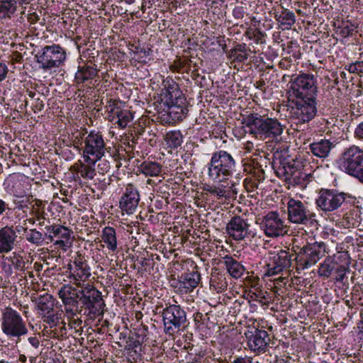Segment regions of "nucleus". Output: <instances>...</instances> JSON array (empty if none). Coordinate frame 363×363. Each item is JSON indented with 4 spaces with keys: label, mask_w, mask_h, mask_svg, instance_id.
Here are the masks:
<instances>
[{
    "label": "nucleus",
    "mask_w": 363,
    "mask_h": 363,
    "mask_svg": "<svg viewBox=\"0 0 363 363\" xmlns=\"http://www.w3.org/2000/svg\"><path fill=\"white\" fill-rule=\"evenodd\" d=\"M86 133L87 131L86 130H83L82 131L77 130V132L72 133V138L74 146L82 144L81 140L83 139L84 135Z\"/></svg>",
    "instance_id": "obj_52"
},
{
    "label": "nucleus",
    "mask_w": 363,
    "mask_h": 363,
    "mask_svg": "<svg viewBox=\"0 0 363 363\" xmlns=\"http://www.w3.org/2000/svg\"><path fill=\"white\" fill-rule=\"evenodd\" d=\"M58 325H60V335H63L65 334H66V323L64 320H61L60 322V324Z\"/></svg>",
    "instance_id": "obj_62"
},
{
    "label": "nucleus",
    "mask_w": 363,
    "mask_h": 363,
    "mask_svg": "<svg viewBox=\"0 0 363 363\" xmlns=\"http://www.w3.org/2000/svg\"><path fill=\"white\" fill-rule=\"evenodd\" d=\"M354 137L363 140V121L360 123L354 130Z\"/></svg>",
    "instance_id": "obj_57"
},
{
    "label": "nucleus",
    "mask_w": 363,
    "mask_h": 363,
    "mask_svg": "<svg viewBox=\"0 0 363 363\" xmlns=\"http://www.w3.org/2000/svg\"><path fill=\"white\" fill-rule=\"evenodd\" d=\"M96 74V69L92 67H82L75 74V80L77 83H84L89 79H94Z\"/></svg>",
    "instance_id": "obj_33"
},
{
    "label": "nucleus",
    "mask_w": 363,
    "mask_h": 363,
    "mask_svg": "<svg viewBox=\"0 0 363 363\" xmlns=\"http://www.w3.org/2000/svg\"><path fill=\"white\" fill-rule=\"evenodd\" d=\"M84 161L78 160L72 167L71 169L76 172L82 178L86 180H91L96 175L95 164L98 160L83 156Z\"/></svg>",
    "instance_id": "obj_22"
},
{
    "label": "nucleus",
    "mask_w": 363,
    "mask_h": 363,
    "mask_svg": "<svg viewBox=\"0 0 363 363\" xmlns=\"http://www.w3.org/2000/svg\"><path fill=\"white\" fill-rule=\"evenodd\" d=\"M66 57L65 50L59 45H47L35 55L40 67L45 71L62 66Z\"/></svg>",
    "instance_id": "obj_9"
},
{
    "label": "nucleus",
    "mask_w": 363,
    "mask_h": 363,
    "mask_svg": "<svg viewBox=\"0 0 363 363\" xmlns=\"http://www.w3.org/2000/svg\"><path fill=\"white\" fill-rule=\"evenodd\" d=\"M28 21L31 24L36 23L40 20V16L35 12L29 13L28 15Z\"/></svg>",
    "instance_id": "obj_59"
},
{
    "label": "nucleus",
    "mask_w": 363,
    "mask_h": 363,
    "mask_svg": "<svg viewBox=\"0 0 363 363\" xmlns=\"http://www.w3.org/2000/svg\"><path fill=\"white\" fill-rule=\"evenodd\" d=\"M291 264V256L289 252L286 250H280L272 257L271 262L267 264L265 275L270 277L277 274L284 269L289 268Z\"/></svg>",
    "instance_id": "obj_18"
},
{
    "label": "nucleus",
    "mask_w": 363,
    "mask_h": 363,
    "mask_svg": "<svg viewBox=\"0 0 363 363\" xmlns=\"http://www.w3.org/2000/svg\"><path fill=\"white\" fill-rule=\"evenodd\" d=\"M79 288V303L82 304L81 308L85 311L84 313L88 316L103 315L105 303L101 293L89 284Z\"/></svg>",
    "instance_id": "obj_5"
},
{
    "label": "nucleus",
    "mask_w": 363,
    "mask_h": 363,
    "mask_svg": "<svg viewBox=\"0 0 363 363\" xmlns=\"http://www.w3.org/2000/svg\"><path fill=\"white\" fill-rule=\"evenodd\" d=\"M229 57L233 61L240 62L245 61L248 57V54L246 52L245 45H238L231 50Z\"/></svg>",
    "instance_id": "obj_38"
},
{
    "label": "nucleus",
    "mask_w": 363,
    "mask_h": 363,
    "mask_svg": "<svg viewBox=\"0 0 363 363\" xmlns=\"http://www.w3.org/2000/svg\"><path fill=\"white\" fill-rule=\"evenodd\" d=\"M102 240L106 243L108 250L114 252L117 249V239L116 230L112 227H105L101 235Z\"/></svg>",
    "instance_id": "obj_32"
},
{
    "label": "nucleus",
    "mask_w": 363,
    "mask_h": 363,
    "mask_svg": "<svg viewBox=\"0 0 363 363\" xmlns=\"http://www.w3.org/2000/svg\"><path fill=\"white\" fill-rule=\"evenodd\" d=\"M281 11H274V18L277 21L283 26L290 28L296 22V16L294 12L281 6Z\"/></svg>",
    "instance_id": "obj_27"
},
{
    "label": "nucleus",
    "mask_w": 363,
    "mask_h": 363,
    "mask_svg": "<svg viewBox=\"0 0 363 363\" xmlns=\"http://www.w3.org/2000/svg\"><path fill=\"white\" fill-rule=\"evenodd\" d=\"M21 226L6 225L0 229V254L8 253L15 247Z\"/></svg>",
    "instance_id": "obj_19"
},
{
    "label": "nucleus",
    "mask_w": 363,
    "mask_h": 363,
    "mask_svg": "<svg viewBox=\"0 0 363 363\" xmlns=\"http://www.w3.org/2000/svg\"><path fill=\"white\" fill-rule=\"evenodd\" d=\"M139 201L138 189L133 184H128L119 201L120 208L128 214H132L135 211Z\"/></svg>",
    "instance_id": "obj_17"
},
{
    "label": "nucleus",
    "mask_w": 363,
    "mask_h": 363,
    "mask_svg": "<svg viewBox=\"0 0 363 363\" xmlns=\"http://www.w3.org/2000/svg\"><path fill=\"white\" fill-rule=\"evenodd\" d=\"M28 342L30 346H25V352L29 356L30 358H35L37 354V350L40 347V340L38 337L34 335L28 337Z\"/></svg>",
    "instance_id": "obj_39"
},
{
    "label": "nucleus",
    "mask_w": 363,
    "mask_h": 363,
    "mask_svg": "<svg viewBox=\"0 0 363 363\" xmlns=\"http://www.w3.org/2000/svg\"><path fill=\"white\" fill-rule=\"evenodd\" d=\"M98 168L99 173L101 174H104L108 172L110 169L109 163L105 160L101 161L98 164Z\"/></svg>",
    "instance_id": "obj_54"
},
{
    "label": "nucleus",
    "mask_w": 363,
    "mask_h": 363,
    "mask_svg": "<svg viewBox=\"0 0 363 363\" xmlns=\"http://www.w3.org/2000/svg\"><path fill=\"white\" fill-rule=\"evenodd\" d=\"M46 229L50 233L49 237L51 241L53 240V237L57 239H70L72 231L67 227L60 225H52L46 227Z\"/></svg>",
    "instance_id": "obj_30"
},
{
    "label": "nucleus",
    "mask_w": 363,
    "mask_h": 363,
    "mask_svg": "<svg viewBox=\"0 0 363 363\" xmlns=\"http://www.w3.org/2000/svg\"><path fill=\"white\" fill-rule=\"evenodd\" d=\"M257 223L268 238L284 236L289 231L285 220L277 211H269L262 218H257Z\"/></svg>",
    "instance_id": "obj_10"
},
{
    "label": "nucleus",
    "mask_w": 363,
    "mask_h": 363,
    "mask_svg": "<svg viewBox=\"0 0 363 363\" xmlns=\"http://www.w3.org/2000/svg\"><path fill=\"white\" fill-rule=\"evenodd\" d=\"M26 239L29 242L36 245H40L44 240L43 234L36 229H30Z\"/></svg>",
    "instance_id": "obj_46"
},
{
    "label": "nucleus",
    "mask_w": 363,
    "mask_h": 363,
    "mask_svg": "<svg viewBox=\"0 0 363 363\" xmlns=\"http://www.w3.org/2000/svg\"><path fill=\"white\" fill-rule=\"evenodd\" d=\"M76 313H74L72 315H69L68 314H66L67 319L69 320L68 325L71 328H73L75 330L76 332H79L80 329H82V320L78 317V314L81 313L82 311V309H79L78 308H75Z\"/></svg>",
    "instance_id": "obj_43"
},
{
    "label": "nucleus",
    "mask_w": 363,
    "mask_h": 363,
    "mask_svg": "<svg viewBox=\"0 0 363 363\" xmlns=\"http://www.w3.org/2000/svg\"><path fill=\"white\" fill-rule=\"evenodd\" d=\"M338 163L341 169L363 183V150L356 145L345 148Z\"/></svg>",
    "instance_id": "obj_4"
},
{
    "label": "nucleus",
    "mask_w": 363,
    "mask_h": 363,
    "mask_svg": "<svg viewBox=\"0 0 363 363\" xmlns=\"http://www.w3.org/2000/svg\"><path fill=\"white\" fill-rule=\"evenodd\" d=\"M164 332L173 336L186 328V314L179 306L170 304L167 306L162 312Z\"/></svg>",
    "instance_id": "obj_7"
},
{
    "label": "nucleus",
    "mask_w": 363,
    "mask_h": 363,
    "mask_svg": "<svg viewBox=\"0 0 363 363\" xmlns=\"http://www.w3.org/2000/svg\"><path fill=\"white\" fill-rule=\"evenodd\" d=\"M83 143V156L86 157V160L90 158L96 160L101 159L105 155L106 147L102 133L99 131L91 130L84 138Z\"/></svg>",
    "instance_id": "obj_13"
},
{
    "label": "nucleus",
    "mask_w": 363,
    "mask_h": 363,
    "mask_svg": "<svg viewBox=\"0 0 363 363\" xmlns=\"http://www.w3.org/2000/svg\"><path fill=\"white\" fill-rule=\"evenodd\" d=\"M203 190L208 192L211 194L215 195L218 199L222 198L229 197V191L224 189L223 187L215 186H206L203 188Z\"/></svg>",
    "instance_id": "obj_44"
},
{
    "label": "nucleus",
    "mask_w": 363,
    "mask_h": 363,
    "mask_svg": "<svg viewBox=\"0 0 363 363\" xmlns=\"http://www.w3.org/2000/svg\"><path fill=\"white\" fill-rule=\"evenodd\" d=\"M356 27L352 23H347L342 28H340V34L342 37L346 38L353 34Z\"/></svg>",
    "instance_id": "obj_51"
},
{
    "label": "nucleus",
    "mask_w": 363,
    "mask_h": 363,
    "mask_svg": "<svg viewBox=\"0 0 363 363\" xmlns=\"http://www.w3.org/2000/svg\"><path fill=\"white\" fill-rule=\"evenodd\" d=\"M9 209V204L5 201L0 199V216H3Z\"/></svg>",
    "instance_id": "obj_60"
},
{
    "label": "nucleus",
    "mask_w": 363,
    "mask_h": 363,
    "mask_svg": "<svg viewBox=\"0 0 363 363\" xmlns=\"http://www.w3.org/2000/svg\"><path fill=\"white\" fill-rule=\"evenodd\" d=\"M276 172L278 177H282L286 181H292L298 184H301V179L305 180L306 177L310 176V174L295 169L292 166H285L281 164L277 167Z\"/></svg>",
    "instance_id": "obj_23"
},
{
    "label": "nucleus",
    "mask_w": 363,
    "mask_h": 363,
    "mask_svg": "<svg viewBox=\"0 0 363 363\" xmlns=\"http://www.w3.org/2000/svg\"><path fill=\"white\" fill-rule=\"evenodd\" d=\"M250 225L240 216H233L226 225V232L235 240H242L248 235Z\"/></svg>",
    "instance_id": "obj_21"
},
{
    "label": "nucleus",
    "mask_w": 363,
    "mask_h": 363,
    "mask_svg": "<svg viewBox=\"0 0 363 363\" xmlns=\"http://www.w3.org/2000/svg\"><path fill=\"white\" fill-rule=\"evenodd\" d=\"M235 167L233 156L225 150H219L212 154L208 164V176L215 182H222L233 175Z\"/></svg>",
    "instance_id": "obj_2"
},
{
    "label": "nucleus",
    "mask_w": 363,
    "mask_h": 363,
    "mask_svg": "<svg viewBox=\"0 0 363 363\" xmlns=\"http://www.w3.org/2000/svg\"><path fill=\"white\" fill-rule=\"evenodd\" d=\"M167 110L169 115L172 117L173 119L179 120L182 117L187 114L188 109L186 106H169Z\"/></svg>",
    "instance_id": "obj_41"
},
{
    "label": "nucleus",
    "mask_w": 363,
    "mask_h": 363,
    "mask_svg": "<svg viewBox=\"0 0 363 363\" xmlns=\"http://www.w3.org/2000/svg\"><path fill=\"white\" fill-rule=\"evenodd\" d=\"M58 295L65 305V313L69 315H74L76 313L75 308H78L79 303L80 289L74 288L71 284H65L58 291Z\"/></svg>",
    "instance_id": "obj_16"
},
{
    "label": "nucleus",
    "mask_w": 363,
    "mask_h": 363,
    "mask_svg": "<svg viewBox=\"0 0 363 363\" xmlns=\"http://www.w3.org/2000/svg\"><path fill=\"white\" fill-rule=\"evenodd\" d=\"M162 170V166L153 161H144L138 166V171L149 177L159 176Z\"/></svg>",
    "instance_id": "obj_28"
},
{
    "label": "nucleus",
    "mask_w": 363,
    "mask_h": 363,
    "mask_svg": "<svg viewBox=\"0 0 363 363\" xmlns=\"http://www.w3.org/2000/svg\"><path fill=\"white\" fill-rule=\"evenodd\" d=\"M8 67L5 63L0 62V82L4 80L7 76Z\"/></svg>",
    "instance_id": "obj_56"
},
{
    "label": "nucleus",
    "mask_w": 363,
    "mask_h": 363,
    "mask_svg": "<svg viewBox=\"0 0 363 363\" xmlns=\"http://www.w3.org/2000/svg\"><path fill=\"white\" fill-rule=\"evenodd\" d=\"M233 16L238 19L244 16V9L242 6H237L233 11Z\"/></svg>",
    "instance_id": "obj_58"
},
{
    "label": "nucleus",
    "mask_w": 363,
    "mask_h": 363,
    "mask_svg": "<svg viewBox=\"0 0 363 363\" xmlns=\"http://www.w3.org/2000/svg\"><path fill=\"white\" fill-rule=\"evenodd\" d=\"M291 96L296 99H315L317 87L313 74H302L291 80Z\"/></svg>",
    "instance_id": "obj_11"
},
{
    "label": "nucleus",
    "mask_w": 363,
    "mask_h": 363,
    "mask_svg": "<svg viewBox=\"0 0 363 363\" xmlns=\"http://www.w3.org/2000/svg\"><path fill=\"white\" fill-rule=\"evenodd\" d=\"M69 240L66 239H57L55 241L54 245L62 247L65 250L70 246Z\"/></svg>",
    "instance_id": "obj_55"
},
{
    "label": "nucleus",
    "mask_w": 363,
    "mask_h": 363,
    "mask_svg": "<svg viewBox=\"0 0 363 363\" xmlns=\"http://www.w3.org/2000/svg\"><path fill=\"white\" fill-rule=\"evenodd\" d=\"M70 270L68 277L70 282L77 287L85 286L84 282L91 276V269L85 257L77 254L73 261V266L69 267Z\"/></svg>",
    "instance_id": "obj_15"
},
{
    "label": "nucleus",
    "mask_w": 363,
    "mask_h": 363,
    "mask_svg": "<svg viewBox=\"0 0 363 363\" xmlns=\"http://www.w3.org/2000/svg\"><path fill=\"white\" fill-rule=\"evenodd\" d=\"M250 20L252 21V23H253V26L255 28H257V26L259 24L260 21L259 20L257 19L256 17L255 16H252L250 18Z\"/></svg>",
    "instance_id": "obj_64"
},
{
    "label": "nucleus",
    "mask_w": 363,
    "mask_h": 363,
    "mask_svg": "<svg viewBox=\"0 0 363 363\" xmlns=\"http://www.w3.org/2000/svg\"><path fill=\"white\" fill-rule=\"evenodd\" d=\"M242 124L250 134L257 138L274 139L283 133V126L277 118L261 116L257 113H252L243 116Z\"/></svg>",
    "instance_id": "obj_1"
},
{
    "label": "nucleus",
    "mask_w": 363,
    "mask_h": 363,
    "mask_svg": "<svg viewBox=\"0 0 363 363\" xmlns=\"http://www.w3.org/2000/svg\"><path fill=\"white\" fill-rule=\"evenodd\" d=\"M164 140L169 147L177 148L183 142V136L179 130H172L166 133Z\"/></svg>",
    "instance_id": "obj_35"
},
{
    "label": "nucleus",
    "mask_w": 363,
    "mask_h": 363,
    "mask_svg": "<svg viewBox=\"0 0 363 363\" xmlns=\"http://www.w3.org/2000/svg\"><path fill=\"white\" fill-rule=\"evenodd\" d=\"M233 363H252L250 357H238L236 358Z\"/></svg>",
    "instance_id": "obj_61"
},
{
    "label": "nucleus",
    "mask_w": 363,
    "mask_h": 363,
    "mask_svg": "<svg viewBox=\"0 0 363 363\" xmlns=\"http://www.w3.org/2000/svg\"><path fill=\"white\" fill-rule=\"evenodd\" d=\"M0 321L2 333L10 340L16 339L17 342L28 332L22 316L12 308L4 310Z\"/></svg>",
    "instance_id": "obj_3"
},
{
    "label": "nucleus",
    "mask_w": 363,
    "mask_h": 363,
    "mask_svg": "<svg viewBox=\"0 0 363 363\" xmlns=\"http://www.w3.org/2000/svg\"><path fill=\"white\" fill-rule=\"evenodd\" d=\"M107 111L109 113L108 117L111 121L115 120V115L116 114V112L118 111L120 109H121L118 106V102L115 100H109L108 101V104L106 105Z\"/></svg>",
    "instance_id": "obj_49"
},
{
    "label": "nucleus",
    "mask_w": 363,
    "mask_h": 363,
    "mask_svg": "<svg viewBox=\"0 0 363 363\" xmlns=\"http://www.w3.org/2000/svg\"><path fill=\"white\" fill-rule=\"evenodd\" d=\"M249 348L255 352H264L269 343V337L264 330L255 329L246 333Z\"/></svg>",
    "instance_id": "obj_20"
},
{
    "label": "nucleus",
    "mask_w": 363,
    "mask_h": 363,
    "mask_svg": "<svg viewBox=\"0 0 363 363\" xmlns=\"http://www.w3.org/2000/svg\"><path fill=\"white\" fill-rule=\"evenodd\" d=\"M177 94L178 93H175V94H173V97H171V96H169V99L165 102L167 107L169 106H186L185 99L180 96H177Z\"/></svg>",
    "instance_id": "obj_48"
},
{
    "label": "nucleus",
    "mask_w": 363,
    "mask_h": 363,
    "mask_svg": "<svg viewBox=\"0 0 363 363\" xmlns=\"http://www.w3.org/2000/svg\"><path fill=\"white\" fill-rule=\"evenodd\" d=\"M362 61L356 62L349 66V71L352 73L363 72Z\"/></svg>",
    "instance_id": "obj_53"
},
{
    "label": "nucleus",
    "mask_w": 363,
    "mask_h": 363,
    "mask_svg": "<svg viewBox=\"0 0 363 363\" xmlns=\"http://www.w3.org/2000/svg\"><path fill=\"white\" fill-rule=\"evenodd\" d=\"M37 307L41 315L53 312L55 303L52 296L48 294L40 296L38 299Z\"/></svg>",
    "instance_id": "obj_29"
},
{
    "label": "nucleus",
    "mask_w": 363,
    "mask_h": 363,
    "mask_svg": "<svg viewBox=\"0 0 363 363\" xmlns=\"http://www.w3.org/2000/svg\"><path fill=\"white\" fill-rule=\"evenodd\" d=\"M340 258H342L344 260H345V264H341L336 268L335 279L337 281L342 282L344 279L345 278L347 272H349L350 269L349 256L347 252H343L340 255Z\"/></svg>",
    "instance_id": "obj_36"
},
{
    "label": "nucleus",
    "mask_w": 363,
    "mask_h": 363,
    "mask_svg": "<svg viewBox=\"0 0 363 363\" xmlns=\"http://www.w3.org/2000/svg\"><path fill=\"white\" fill-rule=\"evenodd\" d=\"M162 86L166 89L168 96L173 97V94L175 93H179L178 90V84L170 77H167L162 82Z\"/></svg>",
    "instance_id": "obj_45"
},
{
    "label": "nucleus",
    "mask_w": 363,
    "mask_h": 363,
    "mask_svg": "<svg viewBox=\"0 0 363 363\" xmlns=\"http://www.w3.org/2000/svg\"><path fill=\"white\" fill-rule=\"evenodd\" d=\"M245 35L249 39L253 40L256 43L263 44L265 43L266 34L257 28H247L245 31Z\"/></svg>",
    "instance_id": "obj_40"
},
{
    "label": "nucleus",
    "mask_w": 363,
    "mask_h": 363,
    "mask_svg": "<svg viewBox=\"0 0 363 363\" xmlns=\"http://www.w3.org/2000/svg\"><path fill=\"white\" fill-rule=\"evenodd\" d=\"M132 119L133 114L128 110L120 109L115 115L116 123L122 128L126 127Z\"/></svg>",
    "instance_id": "obj_37"
},
{
    "label": "nucleus",
    "mask_w": 363,
    "mask_h": 363,
    "mask_svg": "<svg viewBox=\"0 0 363 363\" xmlns=\"http://www.w3.org/2000/svg\"><path fill=\"white\" fill-rule=\"evenodd\" d=\"M43 322L46 323L50 325V328L57 327L60 320H62V312L57 311L56 313H50L46 315H42Z\"/></svg>",
    "instance_id": "obj_42"
},
{
    "label": "nucleus",
    "mask_w": 363,
    "mask_h": 363,
    "mask_svg": "<svg viewBox=\"0 0 363 363\" xmlns=\"http://www.w3.org/2000/svg\"><path fill=\"white\" fill-rule=\"evenodd\" d=\"M336 262L333 257L330 256H328L323 262H322L318 271V274L320 277H323L325 278H328L333 271L335 269Z\"/></svg>",
    "instance_id": "obj_34"
},
{
    "label": "nucleus",
    "mask_w": 363,
    "mask_h": 363,
    "mask_svg": "<svg viewBox=\"0 0 363 363\" xmlns=\"http://www.w3.org/2000/svg\"><path fill=\"white\" fill-rule=\"evenodd\" d=\"M335 147L330 140L321 139L309 145V150L316 157L325 159L329 157L332 149Z\"/></svg>",
    "instance_id": "obj_24"
},
{
    "label": "nucleus",
    "mask_w": 363,
    "mask_h": 363,
    "mask_svg": "<svg viewBox=\"0 0 363 363\" xmlns=\"http://www.w3.org/2000/svg\"><path fill=\"white\" fill-rule=\"evenodd\" d=\"M291 118L297 123H305L312 120L317 112L315 99L298 98L292 100Z\"/></svg>",
    "instance_id": "obj_14"
},
{
    "label": "nucleus",
    "mask_w": 363,
    "mask_h": 363,
    "mask_svg": "<svg viewBox=\"0 0 363 363\" xmlns=\"http://www.w3.org/2000/svg\"><path fill=\"white\" fill-rule=\"evenodd\" d=\"M14 1L16 2V5H17L18 4L20 6H23V5L29 4L33 0H14Z\"/></svg>",
    "instance_id": "obj_63"
},
{
    "label": "nucleus",
    "mask_w": 363,
    "mask_h": 363,
    "mask_svg": "<svg viewBox=\"0 0 363 363\" xmlns=\"http://www.w3.org/2000/svg\"><path fill=\"white\" fill-rule=\"evenodd\" d=\"M14 0H0V21L11 18L17 11Z\"/></svg>",
    "instance_id": "obj_31"
},
{
    "label": "nucleus",
    "mask_w": 363,
    "mask_h": 363,
    "mask_svg": "<svg viewBox=\"0 0 363 363\" xmlns=\"http://www.w3.org/2000/svg\"><path fill=\"white\" fill-rule=\"evenodd\" d=\"M347 194L336 189H321L315 200L317 207L324 212H332L345 205Z\"/></svg>",
    "instance_id": "obj_12"
},
{
    "label": "nucleus",
    "mask_w": 363,
    "mask_h": 363,
    "mask_svg": "<svg viewBox=\"0 0 363 363\" xmlns=\"http://www.w3.org/2000/svg\"><path fill=\"white\" fill-rule=\"evenodd\" d=\"M223 262L226 269L231 277L238 279L240 278L245 272L243 265L235 260L231 256H225L223 257Z\"/></svg>",
    "instance_id": "obj_26"
},
{
    "label": "nucleus",
    "mask_w": 363,
    "mask_h": 363,
    "mask_svg": "<svg viewBox=\"0 0 363 363\" xmlns=\"http://www.w3.org/2000/svg\"><path fill=\"white\" fill-rule=\"evenodd\" d=\"M10 261L16 270L24 271L26 262L21 256L13 253V256L10 257Z\"/></svg>",
    "instance_id": "obj_47"
},
{
    "label": "nucleus",
    "mask_w": 363,
    "mask_h": 363,
    "mask_svg": "<svg viewBox=\"0 0 363 363\" xmlns=\"http://www.w3.org/2000/svg\"><path fill=\"white\" fill-rule=\"evenodd\" d=\"M330 252L328 245L323 241L308 243L297 254L298 268L303 270L312 267Z\"/></svg>",
    "instance_id": "obj_6"
},
{
    "label": "nucleus",
    "mask_w": 363,
    "mask_h": 363,
    "mask_svg": "<svg viewBox=\"0 0 363 363\" xmlns=\"http://www.w3.org/2000/svg\"><path fill=\"white\" fill-rule=\"evenodd\" d=\"M125 342V349L127 350H133L140 345V340L133 335L129 336Z\"/></svg>",
    "instance_id": "obj_50"
},
{
    "label": "nucleus",
    "mask_w": 363,
    "mask_h": 363,
    "mask_svg": "<svg viewBox=\"0 0 363 363\" xmlns=\"http://www.w3.org/2000/svg\"><path fill=\"white\" fill-rule=\"evenodd\" d=\"M287 215L289 221L294 224L311 226L318 225L315 213L300 200L289 199L287 202Z\"/></svg>",
    "instance_id": "obj_8"
},
{
    "label": "nucleus",
    "mask_w": 363,
    "mask_h": 363,
    "mask_svg": "<svg viewBox=\"0 0 363 363\" xmlns=\"http://www.w3.org/2000/svg\"><path fill=\"white\" fill-rule=\"evenodd\" d=\"M201 280L200 273L197 271L182 274L179 278L181 287L186 289V293L192 291Z\"/></svg>",
    "instance_id": "obj_25"
}]
</instances>
